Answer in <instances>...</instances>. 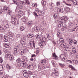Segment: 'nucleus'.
Returning a JSON list of instances; mask_svg holds the SVG:
<instances>
[{"instance_id":"obj_1","label":"nucleus","mask_w":78,"mask_h":78,"mask_svg":"<svg viewBox=\"0 0 78 78\" xmlns=\"http://www.w3.org/2000/svg\"><path fill=\"white\" fill-rule=\"evenodd\" d=\"M11 23L13 25H17L18 24V20H16V16L13 15L11 17Z\"/></svg>"},{"instance_id":"obj_2","label":"nucleus","mask_w":78,"mask_h":78,"mask_svg":"<svg viewBox=\"0 0 78 78\" xmlns=\"http://www.w3.org/2000/svg\"><path fill=\"white\" fill-rule=\"evenodd\" d=\"M50 7L49 9H51L52 11H54L55 10V4L52 2H51L49 3Z\"/></svg>"},{"instance_id":"obj_3","label":"nucleus","mask_w":78,"mask_h":78,"mask_svg":"<svg viewBox=\"0 0 78 78\" xmlns=\"http://www.w3.org/2000/svg\"><path fill=\"white\" fill-rule=\"evenodd\" d=\"M8 9H9V8L6 6H5L4 8L3 9L4 11H7V14H8V15H11V11H10V10H8Z\"/></svg>"},{"instance_id":"obj_4","label":"nucleus","mask_w":78,"mask_h":78,"mask_svg":"<svg viewBox=\"0 0 78 78\" xmlns=\"http://www.w3.org/2000/svg\"><path fill=\"white\" fill-rule=\"evenodd\" d=\"M20 65L22 67H25V66H27V63L25 62L22 61L20 62Z\"/></svg>"},{"instance_id":"obj_5","label":"nucleus","mask_w":78,"mask_h":78,"mask_svg":"<svg viewBox=\"0 0 78 78\" xmlns=\"http://www.w3.org/2000/svg\"><path fill=\"white\" fill-rule=\"evenodd\" d=\"M19 47L15 46L14 48V51L15 53H18L19 51Z\"/></svg>"},{"instance_id":"obj_6","label":"nucleus","mask_w":78,"mask_h":78,"mask_svg":"<svg viewBox=\"0 0 78 78\" xmlns=\"http://www.w3.org/2000/svg\"><path fill=\"white\" fill-rule=\"evenodd\" d=\"M29 45L30 48H35V44L34 42H30L29 44Z\"/></svg>"},{"instance_id":"obj_7","label":"nucleus","mask_w":78,"mask_h":78,"mask_svg":"<svg viewBox=\"0 0 78 78\" xmlns=\"http://www.w3.org/2000/svg\"><path fill=\"white\" fill-rule=\"evenodd\" d=\"M59 44L61 47H66V44L65 43H62V42H60Z\"/></svg>"},{"instance_id":"obj_8","label":"nucleus","mask_w":78,"mask_h":78,"mask_svg":"<svg viewBox=\"0 0 78 78\" xmlns=\"http://www.w3.org/2000/svg\"><path fill=\"white\" fill-rule=\"evenodd\" d=\"M34 29L35 31L36 32H39L40 30V29H39V28L36 26H35L34 27Z\"/></svg>"},{"instance_id":"obj_9","label":"nucleus","mask_w":78,"mask_h":78,"mask_svg":"<svg viewBox=\"0 0 78 78\" xmlns=\"http://www.w3.org/2000/svg\"><path fill=\"white\" fill-rule=\"evenodd\" d=\"M57 10L58 13H62L64 12V10H63V9L62 8H58Z\"/></svg>"},{"instance_id":"obj_10","label":"nucleus","mask_w":78,"mask_h":78,"mask_svg":"<svg viewBox=\"0 0 78 78\" xmlns=\"http://www.w3.org/2000/svg\"><path fill=\"white\" fill-rule=\"evenodd\" d=\"M40 41L43 44H45L47 41V39H46V38L45 37H43Z\"/></svg>"},{"instance_id":"obj_11","label":"nucleus","mask_w":78,"mask_h":78,"mask_svg":"<svg viewBox=\"0 0 78 78\" xmlns=\"http://www.w3.org/2000/svg\"><path fill=\"white\" fill-rule=\"evenodd\" d=\"M24 73H23V76L24 77H25L26 78H28V77L30 76V75L28 72H24Z\"/></svg>"},{"instance_id":"obj_12","label":"nucleus","mask_w":78,"mask_h":78,"mask_svg":"<svg viewBox=\"0 0 78 78\" xmlns=\"http://www.w3.org/2000/svg\"><path fill=\"white\" fill-rule=\"evenodd\" d=\"M13 2L17 6H19L20 2L19 0H13Z\"/></svg>"},{"instance_id":"obj_13","label":"nucleus","mask_w":78,"mask_h":78,"mask_svg":"<svg viewBox=\"0 0 78 78\" xmlns=\"http://www.w3.org/2000/svg\"><path fill=\"white\" fill-rule=\"evenodd\" d=\"M68 67L69 68H70L71 70H73V71H75V70H76V69L75 67H73V66L71 65H69Z\"/></svg>"},{"instance_id":"obj_14","label":"nucleus","mask_w":78,"mask_h":78,"mask_svg":"<svg viewBox=\"0 0 78 78\" xmlns=\"http://www.w3.org/2000/svg\"><path fill=\"white\" fill-rule=\"evenodd\" d=\"M8 36L10 37H13V36H14L13 33H12V32H8Z\"/></svg>"},{"instance_id":"obj_15","label":"nucleus","mask_w":78,"mask_h":78,"mask_svg":"<svg viewBox=\"0 0 78 78\" xmlns=\"http://www.w3.org/2000/svg\"><path fill=\"white\" fill-rule=\"evenodd\" d=\"M69 28L67 26H65L62 27V31H64V30H66V29H68Z\"/></svg>"},{"instance_id":"obj_16","label":"nucleus","mask_w":78,"mask_h":78,"mask_svg":"<svg viewBox=\"0 0 78 78\" xmlns=\"http://www.w3.org/2000/svg\"><path fill=\"white\" fill-rule=\"evenodd\" d=\"M27 25L28 27H31L33 25V22L30 21L28 22L27 24Z\"/></svg>"},{"instance_id":"obj_17","label":"nucleus","mask_w":78,"mask_h":78,"mask_svg":"<svg viewBox=\"0 0 78 78\" xmlns=\"http://www.w3.org/2000/svg\"><path fill=\"white\" fill-rule=\"evenodd\" d=\"M63 22H61V21H59L58 23V27H62L63 26Z\"/></svg>"},{"instance_id":"obj_18","label":"nucleus","mask_w":78,"mask_h":78,"mask_svg":"<svg viewBox=\"0 0 78 78\" xmlns=\"http://www.w3.org/2000/svg\"><path fill=\"white\" fill-rule=\"evenodd\" d=\"M60 59L62 61H64V62L65 61V60L66 59H65V58L64 57V56L62 55H61L60 56Z\"/></svg>"},{"instance_id":"obj_19","label":"nucleus","mask_w":78,"mask_h":78,"mask_svg":"<svg viewBox=\"0 0 78 78\" xmlns=\"http://www.w3.org/2000/svg\"><path fill=\"white\" fill-rule=\"evenodd\" d=\"M3 45L5 48H9V45L7 43H4L3 44Z\"/></svg>"},{"instance_id":"obj_20","label":"nucleus","mask_w":78,"mask_h":78,"mask_svg":"<svg viewBox=\"0 0 78 78\" xmlns=\"http://www.w3.org/2000/svg\"><path fill=\"white\" fill-rule=\"evenodd\" d=\"M64 10L66 11H70V8L67 7H65L64 8Z\"/></svg>"},{"instance_id":"obj_21","label":"nucleus","mask_w":78,"mask_h":78,"mask_svg":"<svg viewBox=\"0 0 78 78\" xmlns=\"http://www.w3.org/2000/svg\"><path fill=\"white\" fill-rule=\"evenodd\" d=\"M41 4L43 6H45L46 5L45 0H42L41 1Z\"/></svg>"},{"instance_id":"obj_22","label":"nucleus","mask_w":78,"mask_h":78,"mask_svg":"<svg viewBox=\"0 0 78 78\" xmlns=\"http://www.w3.org/2000/svg\"><path fill=\"white\" fill-rule=\"evenodd\" d=\"M46 62L47 61H46V60L44 59L41 61V63L42 64L44 65V64H46Z\"/></svg>"},{"instance_id":"obj_23","label":"nucleus","mask_w":78,"mask_h":78,"mask_svg":"<svg viewBox=\"0 0 78 78\" xmlns=\"http://www.w3.org/2000/svg\"><path fill=\"white\" fill-rule=\"evenodd\" d=\"M73 23L72 22H69V23L68 27L69 28H71L72 27H73Z\"/></svg>"},{"instance_id":"obj_24","label":"nucleus","mask_w":78,"mask_h":78,"mask_svg":"<svg viewBox=\"0 0 78 78\" xmlns=\"http://www.w3.org/2000/svg\"><path fill=\"white\" fill-rule=\"evenodd\" d=\"M57 36L58 37H61L62 35H61V33L60 32L58 33L57 34Z\"/></svg>"},{"instance_id":"obj_25","label":"nucleus","mask_w":78,"mask_h":78,"mask_svg":"<svg viewBox=\"0 0 78 78\" xmlns=\"http://www.w3.org/2000/svg\"><path fill=\"white\" fill-rule=\"evenodd\" d=\"M4 31L3 27L0 26V32H3Z\"/></svg>"},{"instance_id":"obj_26","label":"nucleus","mask_w":78,"mask_h":78,"mask_svg":"<svg viewBox=\"0 0 78 78\" xmlns=\"http://www.w3.org/2000/svg\"><path fill=\"white\" fill-rule=\"evenodd\" d=\"M69 42L70 45H72L73 43V40L72 39H70L69 40Z\"/></svg>"},{"instance_id":"obj_27","label":"nucleus","mask_w":78,"mask_h":78,"mask_svg":"<svg viewBox=\"0 0 78 78\" xmlns=\"http://www.w3.org/2000/svg\"><path fill=\"white\" fill-rule=\"evenodd\" d=\"M20 53L21 55H23V53H25L24 50L23 49H21L20 51Z\"/></svg>"},{"instance_id":"obj_28","label":"nucleus","mask_w":78,"mask_h":78,"mask_svg":"<svg viewBox=\"0 0 78 78\" xmlns=\"http://www.w3.org/2000/svg\"><path fill=\"white\" fill-rule=\"evenodd\" d=\"M27 19V18H26L25 17H23V18L21 19V20L23 22H26V19Z\"/></svg>"},{"instance_id":"obj_29","label":"nucleus","mask_w":78,"mask_h":78,"mask_svg":"<svg viewBox=\"0 0 78 78\" xmlns=\"http://www.w3.org/2000/svg\"><path fill=\"white\" fill-rule=\"evenodd\" d=\"M35 36L37 38V39H39V38L41 37V35L40 34H37Z\"/></svg>"},{"instance_id":"obj_30","label":"nucleus","mask_w":78,"mask_h":78,"mask_svg":"<svg viewBox=\"0 0 78 78\" xmlns=\"http://www.w3.org/2000/svg\"><path fill=\"white\" fill-rule=\"evenodd\" d=\"M9 58L10 61H12L13 60V59L14 58L13 56L12 55H10L9 57Z\"/></svg>"},{"instance_id":"obj_31","label":"nucleus","mask_w":78,"mask_h":78,"mask_svg":"<svg viewBox=\"0 0 78 78\" xmlns=\"http://www.w3.org/2000/svg\"><path fill=\"white\" fill-rule=\"evenodd\" d=\"M27 72H28V73H29L30 75H33V73L30 71V70H29L28 71H27Z\"/></svg>"},{"instance_id":"obj_32","label":"nucleus","mask_w":78,"mask_h":78,"mask_svg":"<svg viewBox=\"0 0 78 78\" xmlns=\"http://www.w3.org/2000/svg\"><path fill=\"white\" fill-rule=\"evenodd\" d=\"M72 50L73 52V53L76 52V48H75L73 47V48H72Z\"/></svg>"},{"instance_id":"obj_33","label":"nucleus","mask_w":78,"mask_h":78,"mask_svg":"<svg viewBox=\"0 0 78 78\" xmlns=\"http://www.w3.org/2000/svg\"><path fill=\"white\" fill-rule=\"evenodd\" d=\"M16 62L17 63H19V62H22V60H21V59L20 58H19L16 60Z\"/></svg>"},{"instance_id":"obj_34","label":"nucleus","mask_w":78,"mask_h":78,"mask_svg":"<svg viewBox=\"0 0 78 78\" xmlns=\"http://www.w3.org/2000/svg\"><path fill=\"white\" fill-rule=\"evenodd\" d=\"M59 64L60 66L62 67H64L65 66V65H64V64L59 63Z\"/></svg>"},{"instance_id":"obj_35","label":"nucleus","mask_w":78,"mask_h":78,"mask_svg":"<svg viewBox=\"0 0 78 78\" xmlns=\"http://www.w3.org/2000/svg\"><path fill=\"white\" fill-rule=\"evenodd\" d=\"M23 8V6H19V7L18 6L16 8V9H19V8L20 9H22V8Z\"/></svg>"},{"instance_id":"obj_36","label":"nucleus","mask_w":78,"mask_h":78,"mask_svg":"<svg viewBox=\"0 0 78 78\" xmlns=\"http://www.w3.org/2000/svg\"><path fill=\"white\" fill-rule=\"evenodd\" d=\"M73 61L74 64H78V61L77 60H73Z\"/></svg>"},{"instance_id":"obj_37","label":"nucleus","mask_w":78,"mask_h":78,"mask_svg":"<svg viewBox=\"0 0 78 78\" xmlns=\"http://www.w3.org/2000/svg\"><path fill=\"white\" fill-rule=\"evenodd\" d=\"M77 30L78 28H77V27H75L74 29H72V31H76Z\"/></svg>"},{"instance_id":"obj_38","label":"nucleus","mask_w":78,"mask_h":78,"mask_svg":"<svg viewBox=\"0 0 78 78\" xmlns=\"http://www.w3.org/2000/svg\"><path fill=\"white\" fill-rule=\"evenodd\" d=\"M42 70V68L41 67V66H40L38 65V70H39V71H40V70Z\"/></svg>"},{"instance_id":"obj_39","label":"nucleus","mask_w":78,"mask_h":78,"mask_svg":"<svg viewBox=\"0 0 78 78\" xmlns=\"http://www.w3.org/2000/svg\"><path fill=\"white\" fill-rule=\"evenodd\" d=\"M47 37L48 39H50L51 38V36H50V35H49L48 34H47Z\"/></svg>"},{"instance_id":"obj_40","label":"nucleus","mask_w":78,"mask_h":78,"mask_svg":"<svg viewBox=\"0 0 78 78\" xmlns=\"http://www.w3.org/2000/svg\"><path fill=\"white\" fill-rule=\"evenodd\" d=\"M23 59L24 61H27V57L24 56Z\"/></svg>"},{"instance_id":"obj_41","label":"nucleus","mask_w":78,"mask_h":78,"mask_svg":"<svg viewBox=\"0 0 78 78\" xmlns=\"http://www.w3.org/2000/svg\"><path fill=\"white\" fill-rule=\"evenodd\" d=\"M24 29H25V28L24 27H23V26L21 27L20 29V30H21V31H23V30H24Z\"/></svg>"},{"instance_id":"obj_42","label":"nucleus","mask_w":78,"mask_h":78,"mask_svg":"<svg viewBox=\"0 0 78 78\" xmlns=\"http://www.w3.org/2000/svg\"><path fill=\"white\" fill-rule=\"evenodd\" d=\"M3 66L0 65V72L3 70Z\"/></svg>"},{"instance_id":"obj_43","label":"nucleus","mask_w":78,"mask_h":78,"mask_svg":"<svg viewBox=\"0 0 78 78\" xmlns=\"http://www.w3.org/2000/svg\"><path fill=\"white\" fill-rule=\"evenodd\" d=\"M21 43L22 44L24 45L25 44V42L23 41H21Z\"/></svg>"},{"instance_id":"obj_44","label":"nucleus","mask_w":78,"mask_h":78,"mask_svg":"<svg viewBox=\"0 0 78 78\" xmlns=\"http://www.w3.org/2000/svg\"><path fill=\"white\" fill-rule=\"evenodd\" d=\"M66 62H69V63H70V64H72V61L70 60H66Z\"/></svg>"},{"instance_id":"obj_45","label":"nucleus","mask_w":78,"mask_h":78,"mask_svg":"<svg viewBox=\"0 0 78 78\" xmlns=\"http://www.w3.org/2000/svg\"><path fill=\"white\" fill-rule=\"evenodd\" d=\"M64 20L66 22H67V20H68V19L66 17H64Z\"/></svg>"},{"instance_id":"obj_46","label":"nucleus","mask_w":78,"mask_h":78,"mask_svg":"<svg viewBox=\"0 0 78 78\" xmlns=\"http://www.w3.org/2000/svg\"><path fill=\"white\" fill-rule=\"evenodd\" d=\"M66 5H67V6H69L70 8H72V4L68 3Z\"/></svg>"},{"instance_id":"obj_47","label":"nucleus","mask_w":78,"mask_h":78,"mask_svg":"<svg viewBox=\"0 0 78 78\" xmlns=\"http://www.w3.org/2000/svg\"><path fill=\"white\" fill-rule=\"evenodd\" d=\"M25 1L27 5H30V2H29V1H28V0H25Z\"/></svg>"},{"instance_id":"obj_48","label":"nucleus","mask_w":78,"mask_h":78,"mask_svg":"<svg viewBox=\"0 0 78 78\" xmlns=\"http://www.w3.org/2000/svg\"><path fill=\"white\" fill-rule=\"evenodd\" d=\"M58 57L57 56L54 57H53V59H55V60H58Z\"/></svg>"},{"instance_id":"obj_49","label":"nucleus","mask_w":78,"mask_h":78,"mask_svg":"<svg viewBox=\"0 0 78 78\" xmlns=\"http://www.w3.org/2000/svg\"><path fill=\"white\" fill-rule=\"evenodd\" d=\"M25 3H26L24 1H22L21 3V4L23 5H25Z\"/></svg>"},{"instance_id":"obj_50","label":"nucleus","mask_w":78,"mask_h":78,"mask_svg":"<svg viewBox=\"0 0 78 78\" xmlns=\"http://www.w3.org/2000/svg\"><path fill=\"white\" fill-rule=\"evenodd\" d=\"M4 41L5 42H8V38H4Z\"/></svg>"},{"instance_id":"obj_51","label":"nucleus","mask_w":78,"mask_h":78,"mask_svg":"<svg viewBox=\"0 0 78 78\" xmlns=\"http://www.w3.org/2000/svg\"><path fill=\"white\" fill-rule=\"evenodd\" d=\"M0 62L1 63H2L3 62V59L2 57H0Z\"/></svg>"},{"instance_id":"obj_52","label":"nucleus","mask_w":78,"mask_h":78,"mask_svg":"<svg viewBox=\"0 0 78 78\" xmlns=\"http://www.w3.org/2000/svg\"><path fill=\"white\" fill-rule=\"evenodd\" d=\"M59 41L60 42H63V41H64V39L62 38H61L59 39Z\"/></svg>"},{"instance_id":"obj_53","label":"nucleus","mask_w":78,"mask_h":78,"mask_svg":"<svg viewBox=\"0 0 78 78\" xmlns=\"http://www.w3.org/2000/svg\"><path fill=\"white\" fill-rule=\"evenodd\" d=\"M66 50L67 51H70V48H66Z\"/></svg>"},{"instance_id":"obj_54","label":"nucleus","mask_w":78,"mask_h":78,"mask_svg":"<svg viewBox=\"0 0 78 78\" xmlns=\"http://www.w3.org/2000/svg\"><path fill=\"white\" fill-rule=\"evenodd\" d=\"M27 67L28 69H30V68L31 67V65L30 64H28L27 66Z\"/></svg>"},{"instance_id":"obj_55","label":"nucleus","mask_w":78,"mask_h":78,"mask_svg":"<svg viewBox=\"0 0 78 78\" xmlns=\"http://www.w3.org/2000/svg\"><path fill=\"white\" fill-rule=\"evenodd\" d=\"M16 67L19 69H21V67H20V65L17 66Z\"/></svg>"},{"instance_id":"obj_56","label":"nucleus","mask_w":78,"mask_h":78,"mask_svg":"<svg viewBox=\"0 0 78 78\" xmlns=\"http://www.w3.org/2000/svg\"><path fill=\"white\" fill-rule=\"evenodd\" d=\"M60 2H56V5L57 6H59V5H60Z\"/></svg>"},{"instance_id":"obj_57","label":"nucleus","mask_w":78,"mask_h":78,"mask_svg":"<svg viewBox=\"0 0 78 78\" xmlns=\"http://www.w3.org/2000/svg\"><path fill=\"white\" fill-rule=\"evenodd\" d=\"M54 16H56V17H58V14L56 13L54 15Z\"/></svg>"},{"instance_id":"obj_58","label":"nucleus","mask_w":78,"mask_h":78,"mask_svg":"<svg viewBox=\"0 0 78 78\" xmlns=\"http://www.w3.org/2000/svg\"><path fill=\"white\" fill-rule=\"evenodd\" d=\"M56 56H57L56 55V54H55V53H54V54H53L52 56L53 58H54Z\"/></svg>"},{"instance_id":"obj_59","label":"nucleus","mask_w":78,"mask_h":78,"mask_svg":"<svg viewBox=\"0 0 78 78\" xmlns=\"http://www.w3.org/2000/svg\"><path fill=\"white\" fill-rule=\"evenodd\" d=\"M36 53H39V48H37L36 49Z\"/></svg>"},{"instance_id":"obj_60","label":"nucleus","mask_w":78,"mask_h":78,"mask_svg":"<svg viewBox=\"0 0 78 78\" xmlns=\"http://www.w3.org/2000/svg\"><path fill=\"white\" fill-rule=\"evenodd\" d=\"M18 13H19V14H22L23 13V12H22V11L20 10L18 12Z\"/></svg>"},{"instance_id":"obj_61","label":"nucleus","mask_w":78,"mask_h":78,"mask_svg":"<svg viewBox=\"0 0 78 78\" xmlns=\"http://www.w3.org/2000/svg\"><path fill=\"white\" fill-rule=\"evenodd\" d=\"M40 30H41L42 31H44V29L42 28V27H41V28L40 29Z\"/></svg>"},{"instance_id":"obj_62","label":"nucleus","mask_w":78,"mask_h":78,"mask_svg":"<svg viewBox=\"0 0 78 78\" xmlns=\"http://www.w3.org/2000/svg\"><path fill=\"white\" fill-rule=\"evenodd\" d=\"M5 27L6 28H9V25H8V24L5 25Z\"/></svg>"},{"instance_id":"obj_63","label":"nucleus","mask_w":78,"mask_h":78,"mask_svg":"<svg viewBox=\"0 0 78 78\" xmlns=\"http://www.w3.org/2000/svg\"><path fill=\"white\" fill-rule=\"evenodd\" d=\"M33 13L36 16H38V15H37V13L36 12H34Z\"/></svg>"},{"instance_id":"obj_64","label":"nucleus","mask_w":78,"mask_h":78,"mask_svg":"<svg viewBox=\"0 0 78 78\" xmlns=\"http://www.w3.org/2000/svg\"><path fill=\"white\" fill-rule=\"evenodd\" d=\"M74 44H77V41H73Z\"/></svg>"}]
</instances>
